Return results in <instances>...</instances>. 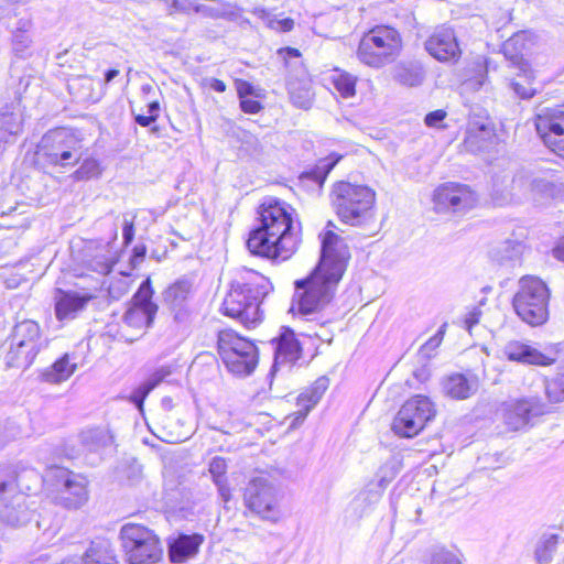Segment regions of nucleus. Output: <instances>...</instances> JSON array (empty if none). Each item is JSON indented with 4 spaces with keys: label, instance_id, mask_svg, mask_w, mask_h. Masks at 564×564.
Here are the masks:
<instances>
[{
    "label": "nucleus",
    "instance_id": "nucleus-24",
    "mask_svg": "<svg viewBox=\"0 0 564 564\" xmlns=\"http://www.w3.org/2000/svg\"><path fill=\"white\" fill-rule=\"evenodd\" d=\"M235 88L239 99V108L243 113L258 115L264 109V90L256 87L252 83L242 79H235Z\"/></svg>",
    "mask_w": 564,
    "mask_h": 564
},
{
    "label": "nucleus",
    "instance_id": "nucleus-29",
    "mask_svg": "<svg viewBox=\"0 0 564 564\" xmlns=\"http://www.w3.org/2000/svg\"><path fill=\"white\" fill-rule=\"evenodd\" d=\"M77 369L73 356L68 352L57 358L50 367L42 372L43 381L51 384H58L68 380Z\"/></svg>",
    "mask_w": 564,
    "mask_h": 564
},
{
    "label": "nucleus",
    "instance_id": "nucleus-13",
    "mask_svg": "<svg viewBox=\"0 0 564 564\" xmlns=\"http://www.w3.org/2000/svg\"><path fill=\"white\" fill-rule=\"evenodd\" d=\"M532 120L543 147L564 161V104L542 109Z\"/></svg>",
    "mask_w": 564,
    "mask_h": 564
},
{
    "label": "nucleus",
    "instance_id": "nucleus-9",
    "mask_svg": "<svg viewBox=\"0 0 564 564\" xmlns=\"http://www.w3.org/2000/svg\"><path fill=\"white\" fill-rule=\"evenodd\" d=\"M119 541L126 564H159L164 557L162 538L143 523H124Z\"/></svg>",
    "mask_w": 564,
    "mask_h": 564
},
{
    "label": "nucleus",
    "instance_id": "nucleus-12",
    "mask_svg": "<svg viewBox=\"0 0 564 564\" xmlns=\"http://www.w3.org/2000/svg\"><path fill=\"white\" fill-rule=\"evenodd\" d=\"M431 200L436 213L460 214L474 209L479 198L470 185L448 181L433 189Z\"/></svg>",
    "mask_w": 564,
    "mask_h": 564
},
{
    "label": "nucleus",
    "instance_id": "nucleus-33",
    "mask_svg": "<svg viewBox=\"0 0 564 564\" xmlns=\"http://www.w3.org/2000/svg\"><path fill=\"white\" fill-rule=\"evenodd\" d=\"M78 91L83 100L97 104L106 96L107 86L94 76L83 75L78 78Z\"/></svg>",
    "mask_w": 564,
    "mask_h": 564
},
{
    "label": "nucleus",
    "instance_id": "nucleus-20",
    "mask_svg": "<svg viewBox=\"0 0 564 564\" xmlns=\"http://www.w3.org/2000/svg\"><path fill=\"white\" fill-rule=\"evenodd\" d=\"M205 543L203 533L181 532L167 542V555L172 564H183L198 555L202 545Z\"/></svg>",
    "mask_w": 564,
    "mask_h": 564
},
{
    "label": "nucleus",
    "instance_id": "nucleus-26",
    "mask_svg": "<svg viewBox=\"0 0 564 564\" xmlns=\"http://www.w3.org/2000/svg\"><path fill=\"white\" fill-rule=\"evenodd\" d=\"M42 330L37 322L24 319L18 323L11 334V341L31 350L40 351Z\"/></svg>",
    "mask_w": 564,
    "mask_h": 564
},
{
    "label": "nucleus",
    "instance_id": "nucleus-15",
    "mask_svg": "<svg viewBox=\"0 0 564 564\" xmlns=\"http://www.w3.org/2000/svg\"><path fill=\"white\" fill-rule=\"evenodd\" d=\"M497 128L488 113L470 115L465 127L460 150L478 153L495 149L499 144Z\"/></svg>",
    "mask_w": 564,
    "mask_h": 564
},
{
    "label": "nucleus",
    "instance_id": "nucleus-59",
    "mask_svg": "<svg viewBox=\"0 0 564 564\" xmlns=\"http://www.w3.org/2000/svg\"><path fill=\"white\" fill-rule=\"evenodd\" d=\"M557 386H560V383H558V382H556V381H554V382H552L551 384H549V387H547V393H549V395H550V397L552 395V393H553L554 389H556V388H557Z\"/></svg>",
    "mask_w": 564,
    "mask_h": 564
},
{
    "label": "nucleus",
    "instance_id": "nucleus-3",
    "mask_svg": "<svg viewBox=\"0 0 564 564\" xmlns=\"http://www.w3.org/2000/svg\"><path fill=\"white\" fill-rule=\"evenodd\" d=\"M328 202L343 225L367 228L377 221V193L367 184L345 178L337 180L330 185Z\"/></svg>",
    "mask_w": 564,
    "mask_h": 564
},
{
    "label": "nucleus",
    "instance_id": "nucleus-61",
    "mask_svg": "<svg viewBox=\"0 0 564 564\" xmlns=\"http://www.w3.org/2000/svg\"><path fill=\"white\" fill-rule=\"evenodd\" d=\"M561 399H564V389L562 390V395L560 398H556L555 400L558 401Z\"/></svg>",
    "mask_w": 564,
    "mask_h": 564
},
{
    "label": "nucleus",
    "instance_id": "nucleus-58",
    "mask_svg": "<svg viewBox=\"0 0 564 564\" xmlns=\"http://www.w3.org/2000/svg\"><path fill=\"white\" fill-rule=\"evenodd\" d=\"M119 73H120L119 69H116V68H110V69L106 70L104 84L107 85L108 83H110L115 77H117L119 75Z\"/></svg>",
    "mask_w": 564,
    "mask_h": 564
},
{
    "label": "nucleus",
    "instance_id": "nucleus-11",
    "mask_svg": "<svg viewBox=\"0 0 564 564\" xmlns=\"http://www.w3.org/2000/svg\"><path fill=\"white\" fill-rule=\"evenodd\" d=\"M437 416V405L431 397L414 394L404 400L394 416L390 429L400 438H414Z\"/></svg>",
    "mask_w": 564,
    "mask_h": 564
},
{
    "label": "nucleus",
    "instance_id": "nucleus-41",
    "mask_svg": "<svg viewBox=\"0 0 564 564\" xmlns=\"http://www.w3.org/2000/svg\"><path fill=\"white\" fill-rule=\"evenodd\" d=\"M161 381L162 379L160 377H155L145 381L128 397V400L133 403L140 412H143L147 397L153 389L159 386Z\"/></svg>",
    "mask_w": 564,
    "mask_h": 564
},
{
    "label": "nucleus",
    "instance_id": "nucleus-27",
    "mask_svg": "<svg viewBox=\"0 0 564 564\" xmlns=\"http://www.w3.org/2000/svg\"><path fill=\"white\" fill-rule=\"evenodd\" d=\"M208 473L217 487L224 502H229L234 497V488L228 480V462L221 456L213 457L208 463Z\"/></svg>",
    "mask_w": 564,
    "mask_h": 564
},
{
    "label": "nucleus",
    "instance_id": "nucleus-39",
    "mask_svg": "<svg viewBox=\"0 0 564 564\" xmlns=\"http://www.w3.org/2000/svg\"><path fill=\"white\" fill-rule=\"evenodd\" d=\"M154 289L151 276H147L130 300V304L158 312V305L153 302Z\"/></svg>",
    "mask_w": 564,
    "mask_h": 564
},
{
    "label": "nucleus",
    "instance_id": "nucleus-7",
    "mask_svg": "<svg viewBox=\"0 0 564 564\" xmlns=\"http://www.w3.org/2000/svg\"><path fill=\"white\" fill-rule=\"evenodd\" d=\"M215 348L226 370L234 376L247 377L259 364L256 343L231 327L217 332Z\"/></svg>",
    "mask_w": 564,
    "mask_h": 564
},
{
    "label": "nucleus",
    "instance_id": "nucleus-48",
    "mask_svg": "<svg viewBox=\"0 0 564 564\" xmlns=\"http://www.w3.org/2000/svg\"><path fill=\"white\" fill-rule=\"evenodd\" d=\"M278 56L281 58L283 65L288 67L292 58H301L302 52L296 47L283 46L278 48Z\"/></svg>",
    "mask_w": 564,
    "mask_h": 564
},
{
    "label": "nucleus",
    "instance_id": "nucleus-8",
    "mask_svg": "<svg viewBox=\"0 0 564 564\" xmlns=\"http://www.w3.org/2000/svg\"><path fill=\"white\" fill-rule=\"evenodd\" d=\"M83 140L69 128L57 127L48 130L35 148V164L67 169L79 163Z\"/></svg>",
    "mask_w": 564,
    "mask_h": 564
},
{
    "label": "nucleus",
    "instance_id": "nucleus-16",
    "mask_svg": "<svg viewBox=\"0 0 564 564\" xmlns=\"http://www.w3.org/2000/svg\"><path fill=\"white\" fill-rule=\"evenodd\" d=\"M334 221L328 220L321 234L322 256L315 268L344 276L350 258L343 237L337 234Z\"/></svg>",
    "mask_w": 564,
    "mask_h": 564
},
{
    "label": "nucleus",
    "instance_id": "nucleus-47",
    "mask_svg": "<svg viewBox=\"0 0 564 564\" xmlns=\"http://www.w3.org/2000/svg\"><path fill=\"white\" fill-rule=\"evenodd\" d=\"M167 9L171 14L176 13H188L191 11H197V7L194 0H166Z\"/></svg>",
    "mask_w": 564,
    "mask_h": 564
},
{
    "label": "nucleus",
    "instance_id": "nucleus-17",
    "mask_svg": "<svg viewBox=\"0 0 564 564\" xmlns=\"http://www.w3.org/2000/svg\"><path fill=\"white\" fill-rule=\"evenodd\" d=\"M329 387V379L325 376L317 378L312 384L305 388L296 398L297 410L286 414L288 426L282 432H293L299 429L307 417L308 413L321 401Z\"/></svg>",
    "mask_w": 564,
    "mask_h": 564
},
{
    "label": "nucleus",
    "instance_id": "nucleus-40",
    "mask_svg": "<svg viewBox=\"0 0 564 564\" xmlns=\"http://www.w3.org/2000/svg\"><path fill=\"white\" fill-rule=\"evenodd\" d=\"M264 25L275 33H289L295 28V21L282 13L276 14L271 11H264L261 15Z\"/></svg>",
    "mask_w": 564,
    "mask_h": 564
},
{
    "label": "nucleus",
    "instance_id": "nucleus-30",
    "mask_svg": "<svg viewBox=\"0 0 564 564\" xmlns=\"http://www.w3.org/2000/svg\"><path fill=\"white\" fill-rule=\"evenodd\" d=\"M291 104L299 109L308 110L315 100V91L311 79H294L288 84Z\"/></svg>",
    "mask_w": 564,
    "mask_h": 564
},
{
    "label": "nucleus",
    "instance_id": "nucleus-25",
    "mask_svg": "<svg viewBox=\"0 0 564 564\" xmlns=\"http://www.w3.org/2000/svg\"><path fill=\"white\" fill-rule=\"evenodd\" d=\"M272 344L275 347V360L280 362L293 364L303 355L302 345L291 327H282L279 336L272 339Z\"/></svg>",
    "mask_w": 564,
    "mask_h": 564
},
{
    "label": "nucleus",
    "instance_id": "nucleus-6",
    "mask_svg": "<svg viewBox=\"0 0 564 564\" xmlns=\"http://www.w3.org/2000/svg\"><path fill=\"white\" fill-rule=\"evenodd\" d=\"M552 291L540 276L525 274L518 281L511 297V307L517 317L531 327H541L550 321Z\"/></svg>",
    "mask_w": 564,
    "mask_h": 564
},
{
    "label": "nucleus",
    "instance_id": "nucleus-43",
    "mask_svg": "<svg viewBox=\"0 0 564 564\" xmlns=\"http://www.w3.org/2000/svg\"><path fill=\"white\" fill-rule=\"evenodd\" d=\"M85 564H118L116 555L107 547H90L85 554Z\"/></svg>",
    "mask_w": 564,
    "mask_h": 564
},
{
    "label": "nucleus",
    "instance_id": "nucleus-36",
    "mask_svg": "<svg viewBox=\"0 0 564 564\" xmlns=\"http://www.w3.org/2000/svg\"><path fill=\"white\" fill-rule=\"evenodd\" d=\"M534 74L531 66L528 69H518L517 76L511 80L513 91L522 99H530L536 94Z\"/></svg>",
    "mask_w": 564,
    "mask_h": 564
},
{
    "label": "nucleus",
    "instance_id": "nucleus-52",
    "mask_svg": "<svg viewBox=\"0 0 564 564\" xmlns=\"http://www.w3.org/2000/svg\"><path fill=\"white\" fill-rule=\"evenodd\" d=\"M446 328H447V324L445 323L438 328L436 334H434L430 339L426 340V343L424 344L423 347H425L427 349L437 348L444 339Z\"/></svg>",
    "mask_w": 564,
    "mask_h": 564
},
{
    "label": "nucleus",
    "instance_id": "nucleus-18",
    "mask_svg": "<svg viewBox=\"0 0 564 564\" xmlns=\"http://www.w3.org/2000/svg\"><path fill=\"white\" fill-rule=\"evenodd\" d=\"M538 43V36L530 30H520L507 39L501 46L503 57L516 69L531 66L528 56Z\"/></svg>",
    "mask_w": 564,
    "mask_h": 564
},
{
    "label": "nucleus",
    "instance_id": "nucleus-34",
    "mask_svg": "<svg viewBox=\"0 0 564 564\" xmlns=\"http://www.w3.org/2000/svg\"><path fill=\"white\" fill-rule=\"evenodd\" d=\"M534 405L530 400L519 399L511 402L503 412V416L509 424H527L532 415Z\"/></svg>",
    "mask_w": 564,
    "mask_h": 564
},
{
    "label": "nucleus",
    "instance_id": "nucleus-55",
    "mask_svg": "<svg viewBox=\"0 0 564 564\" xmlns=\"http://www.w3.org/2000/svg\"><path fill=\"white\" fill-rule=\"evenodd\" d=\"M552 254L557 261L564 262V237L553 247Z\"/></svg>",
    "mask_w": 564,
    "mask_h": 564
},
{
    "label": "nucleus",
    "instance_id": "nucleus-23",
    "mask_svg": "<svg viewBox=\"0 0 564 564\" xmlns=\"http://www.w3.org/2000/svg\"><path fill=\"white\" fill-rule=\"evenodd\" d=\"M84 251L87 265L98 273H110L117 263V260L110 254L109 243L99 239L87 240Z\"/></svg>",
    "mask_w": 564,
    "mask_h": 564
},
{
    "label": "nucleus",
    "instance_id": "nucleus-31",
    "mask_svg": "<svg viewBox=\"0 0 564 564\" xmlns=\"http://www.w3.org/2000/svg\"><path fill=\"white\" fill-rule=\"evenodd\" d=\"M328 82L341 98H352L357 94L358 78L343 68H332L329 70Z\"/></svg>",
    "mask_w": 564,
    "mask_h": 564
},
{
    "label": "nucleus",
    "instance_id": "nucleus-5",
    "mask_svg": "<svg viewBox=\"0 0 564 564\" xmlns=\"http://www.w3.org/2000/svg\"><path fill=\"white\" fill-rule=\"evenodd\" d=\"M403 48V35L398 28L391 24H376L360 35L355 56L360 64L380 69L395 62Z\"/></svg>",
    "mask_w": 564,
    "mask_h": 564
},
{
    "label": "nucleus",
    "instance_id": "nucleus-19",
    "mask_svg": "<svg viewBox=\"0 0 564 564\" xmlns=\"http://www.w3.org/2000/svg\"><path fill=\"white\" fill-rule=\"evenodd\" d=\"M95 299L90 293H76L56 289L54 299V313L58 322L74 319L83 312L89 302Z\"/></svg>",
    "mask_w": 564,
    "mask_h": 564
},
{
    "label": "nucleus",
    "instance_id": "nucleus-32",
    "mask_svg": "<svg viewBox=\"0 0 564 564\" xmlns=\"http://www.w3.org/2000/svg\"><path fill=\"white\" fill-rule=\"evenodd\" d=\"M343 159V155L336 152L329 153L327 156L319 159L316 164L301 174V180H310L318 186H323L328 174Z\"/></svg>",
    "mask_w": 564,
    "mask_h": 564
},
{
    "label": "nucleus",
    "instance_id": "nucleus-10",
    "mask_svg": "<svg viewBox=\"0 0 564 564\" xmlns=\"http://www.w3.org/2000/svg\"><path fill=\"white\" fill-rule=\"evenodd\" d=\"M44 486L55 501L66 509H79L89 500L88 477L66 466H48Z\"/></svg>",
    "mask_w": 564,
    "mask_h": 564
},
{
    "label": "nucleus",
    "instance_id": "nucleus-44",
    "mask_svg": "<svg viewBox=\"0 0 564 564\" xmlns=\"http://www.w3.org/2000/svg\"><path fill=\"white\" fill-rule=\"evenodd\" d=\"M147 115L144 113H138L134 116V121L140 127H150L152 123H154L161 115V104L158 99L151 100L147 104Z\"/></svg>",
    "mask_w": 564,
    "mask_h": 564
},
{
    "label": "nucleus",
    "instance_id": "nucleus-21",
    "mask_svg": "<svg viewBox=\"0 0 564 564\" xmlns=\"http://www.w3.org/2000/svg\"><path fill=\"white\" fill-rule=\"evenodd\" d=\"M427 52L441 62H456L460 57V48L452 29H438L426 41Z\"/></svg>",
    "mask_w": 564,
    "mask_h": 564
},
{
    "label": "nucleus",
    "instance_id": "nucleus-37",
    "mask_svg": "<svg viewBox=\"0 0 564 564\" xmlns=\"http://www.w3.org/2000/svg\"><path fill=\"white\" fill-rule=\"evenodd\" d=\"M444 390L451 398L467 399L471 394V384L466 376L453 373L446 378Z\"/></svg>",
    "mask_w": 564,
    "mask_h": 564
},
{
    "label": "nucleus",
    "instance_id": "nucleus-60",
    "mask_svg": "<svg viewBox=\"0 0 564 564\" xmlns=\"http://www.w3.org/2000/svg\"><path fill=\"white\" fill-rule=\"evenodd\" d=\"M151 131H152L153 133H159L160 128H159L158 126H153V127L151 128Z\"/></svg>",
    "mask_w": 564,
    "mask_h": 564
},
{
    "label": "nucleus",
    "instance_id": "nucleus-46",
    "mask_svg": "<svg viewBox=\"0 0 564 564\" xmlns=\"http://www.w3.org/2000/svg\"><path fill=\"white\" fill-rule=\"evenodd\" d=\"M430 564H462V561L458 552L442 549L432 555Z\"/></svg>",
    "mask_w": 564,
    "mask_h": 564
},
{
    "label": "nucleus",
    "instance_id": "nucleus-54",
    "mask_svg": "<svg viewBox=\"0 0 564 564\" xmlns=\"http://www.w3.org/2000/svg\"><path fill=\"white\" fill-rule=\"evenodd\" d=\"M481 317V311L478 307H474L470 310L465 318H464V325L465 327L470 330L474 326H476Z\"/></svg>",
    "mask_w": 564,
    "mask_h": 564
},
{
    "label": "nucleus",
    "instance_id": "nucleus-51",
    "mask_svg": "<svg viewBox=\"0 0 564 564\" xmlns=\"http://www.w3.org/2000/svg\"><path fill=\"white\" fill-rule=\"evenodd\" d=\"M446 117L447 112L445 110L436 109L426 113L424 122L427 127H438L440 122H442Z\"/></svg>",
    "mask_w": 564,
    "mask_h": 564
},
{
    "label": "nucleus",
    "instance_id": "nucleus-14",
    "mask_svg": "<svg viewBox=\"0 0 564 564\" xmlns=\"http://www.w3.org/2000/svg\"><path fill=\"white\" fill-rule=\"evenodd\" d=\"M242 499L250 513L271 521L280 518L281 510L276 492L265 478L250 479L242 491Z\"/></svg>",
    "mask_w": 564,
    "mask_h": 564
},
{
    "label": "nucleus",
    "instance_id": "nucleus-22",
    "mask_svg": "<svg viewBox=\"0 0 564 564\" xmlns=\"http://www.w3.org/2000/svg\"><path fill=\"white\" fill-rule=\"evenodd\" d=\"M503 354L508 360L525 365L546 367L555 362L554 357L520 339L509 340L505 346Z\"/></svg>",
    "mask_w": 564,
    "mask_h": 564
},
{
    "label": "nucleus",
    "instance_id": "nucleus-38",
    "mask_svg": "<svg viewBox=\"0 0 564 564\" xmlns=\"http://www.w3.org/2000/svg\"><path fill=\"white\" fill-rule=\"evenodd\" d=\"M286 415L282 420L264 412L257 413L253 417V424L257 426L260 433L273 432L276 436L289 434L290 432H282L288 424Z\"/></svg>",
    "mask_w": 564,
    "mask_h": 564
},
{
    "label": "nucleus",
    "instance_id": "nucleus-42",
    "mask_svg": "<svg viewBox=\"0 0 564 564\" xmlns=\"http://www.w3.org/2000/svg\"><path fill=\"white\" fill-rule=\"evenodd\" d=\"M101 174V167L98 160L86 158L80 162L77 170L74 171L73 177L76 181H86L97 177Z\"/></svg>",
    "mask_w": 564,
    "mask_h": 564
},
{
    "label": "nucleus",
    "instance_id": "nucleus-50",
    "mask_svg": "<svg viewBox=\"0 0 564 564\" xmlns=\"http://www.w3.org/2000/svg\"><path fill=\"white\" fill-rule=\"evenodd\" d=\"M147 251V246L143 243H139L132 248L129 260L131 268H137L144 260Z\"/></svg>",
    "mask_w": 564,
    "mask_h": 564
},
{
    "label": "nucleus",
    "instance_id": "nucleus-35",
    "mask_svg": "<svg viewBox=\"0 0 564 564\" xmlns=\"http://www.w3.org/2000/svg\"><path fill=\"white\" fill-rule=\"evenodd\" d=\"M37 354L39 352L35 350L24 348V346H18L15 343L11 341L10 349L4 358L6 365L9 368L25 369L33 364Z\"/></svg>",
    "mask_w": 564,
    "mask_h": 564
},
{
    "label": "nucleus",
    "instance_id": "nucleus-4",
    "mask_svg": "<svg viewBox=\"0 0 564 564\" xmlns=\"http://www.w3.org/2000/svg\"><path fill=\"white\" fill-rule=\"evenodd\" d=\"M343 276L314 268L308 275L294 281L290 313L295 318L316 319L335 299Z\"/></svg>",
    "mask_w": 564,
    "mask_h": 564
},
{
    "label": "nucleus",
    "instance_id": "nucleus-28",
    "mask_svg": "<svg viewBox=\"0 0 564 564\" xmlns=\"http://www.w3.org/2000/svg\"><path fill=\"white\" fill-rule=\"evenodd\" d=\"M158 312L148 310L144 307H139L132 304H129L128 310L126 311L123 323L130 329L137 332L133 336L129 337V340H134L143 335L147 329L152 325L154 317Z\"/></svg>",
    "mask_w": 564,
    "mask_h": 564
},
{
    "label": "nucleus",
    "instance_id": "nucleus-53",
    "mask_svg": "<svg viewBox=\"0 0 564 564\" xmlns=\"http://www.w3.org/2000/svg\"><path fill=\"white\" fill-rule=\"evenodd\" d=\"M135 236V226L134 220H124L122 226V238H123V245L127 247L129 246Z\"/></svg>",
    "mask_w": 564,
    "mask_h": 564
},
{
    "label": "nucleus",
    "instance_id": "nucleus-49",
    "mask_svg": "<svg viewBox=\"0 0 564 564\" xmlns=\"http://www.w3.org/2000/svg\"><path fill=\"white\" fill-rule=\"evenodd\" d=\"M556 544V536H553V541H549L547 543L538 547L535 552L536 560L540 564L547 562L551 557L552 549Z\"/></svg>",
    "mask_w": 564,
    "mask_h": 564
},
{
    "label": "nucleus",
    "instance_id": "nucleus-57",
    "mask_svg": "<svg viewBox=\"0 0 564 564\" xmlns=\"http://www.w3.org/2000/svg\"><path fill=\"white\" fill-rule=\"evenodd\" d=\"M413 375L420 382H426L430 379V370L425 367L415 370Z\"/></svg>",
    "mask_w": 564,
    "mask_h": 564
},
{
    "label": "nucleus",
    "instance_id": "nucleus-2",
    "mask_svg": "<svg viewBox=\"0 0 564 564\" xmlns=\"http://www.w3.org/2000/svg\"><path fill=\"white\" fill-rule=\"evenodd\" d=\"M272 290L268 276L256 270L246 269L230 281L219 311L245 328L254 329L263 322L261 305Z\"/></svg>",
    "mask_w": 564,
    "mask_h": 564
},
{
    "label": "nucleus",
    "instance_id": "nucleus-45",
    "mask_svg": "<svg viewBox=\"0 0 564 564\" xmlns=\"http://www.w3.org/2000/svg\"><path fill=\"white\" fill-rule=\"evenodd\" d=\"M21 474L18 471H13L7 478H0V496L10 492L17 491L20 494H28L31 490L29 486L22 488L20 485Z\"/></svg>",
    "mask_w": 564,
    "mask_h": 564
},
{
    "label": "nucleus",
    "instance_id": "nucleus-1",
    "mask_svg": "<svg viewBox=\"0 0 564 564\" xmlns=\"http://www.w3.org/2000/svg\"><path fill=\"white\" fill-rule=\"evenodd\" d=\"M259 224L246 240L248 251L270 261H288L302 246V230L295 225V209L278 198L263 200L258 207Z\"/></svg>",
    "mask_w": 564,
    "mask_h": 564
},
{
    "label": "nucleus",
    "instance_id": "nucleus-56",
    "mask_svg": "<svg viewBox=\"0 0 564 564\" xmlns=\"http://www.w3.org/2000/svg\"><path fill=\"white\" fill-rule=\"evenodd\" d=\"M208 85L209 87L216 91V93H225L226 89H227V85L224 80L219 79V78H212L209 82H208Z\"/></svg>",
    "mask_w": 564,
    "mask_h": 564
},
{
    "label": "nucleus",
    "instance_id": "nucleus-62",
    "mask_svg": "<svg viewBox=\"0 0 564 564\" xmlns=\"http://www.w3.org/2000/svg\"><path fill=\"white\" fill-rule=\"evenodd\" d=\"M134 1H135V2H138V3H141V2H143V0H134Z\"/></svg>",
    "mask_w": 564,
    "mask_h": 564
}]
</instances>
